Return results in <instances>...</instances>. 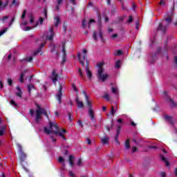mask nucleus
<instances>
[{
  "mask_svg": "<svg viewBox=\"0 0 177 177\" xmlns=\"http://www.w3.org/2000/svg\"><path fill=\"white\" fill-rule=\"evenodd\" d=\"M167 28H168V26H167L166 25L163 26L162 23H160L156 29V31H160L162 34H165Z\"/></svg>",
  "mask_w": 177,
  "mask_h": 177,
  "instance_id": "9b49d317",
  "label": "nucleus"
},
{
  "mask_svg": "<svg viewBox=\"0 0 177 177\" xmlns=\"http://www.w3.org/2000/svg\"><path fill=\"white\" fill-rule=\"evenodd\" d=\"M40 52H42V50H41V48H38L33 53V56H37V55H38V53H40Z\"/></svg>",
  "mask_w": 177,
  "mask_h": 177,
  "instance_id": "72a5a7b5",
  "label": "nucleus"
},
{
  "mask_svg": "<svg viewBox=\"0 0 177 177\" xmlns=\"http://www.w3.org/2000/svg\"><path fill=\"white\" fill-rule=\"evenodd\" d=\"M66 45V43H63L62 44V61L61 62V64H64V63H66V57H67V54L66 53V46H64Z\"/></svg>",
  "mask_w": 177,
  "mask_h": 177,
  "instance_id": "9d476101",
  "label": "nucleus"
},
{
  "mask_svg": "<svg viewBox=\"0 0 177 177\" xmlns=\"http://www.w3.org/2000/svg\"><path fill=\"white\" fill-rule=\"evenodd\" d=\"M50 47L51 48V53H53V52H55V50H56V45L55 44H50Z\"/></svg>",
  "mask_w": 177,
  "mask_h": 177,
  "instance_id": "c85d7f7f",
  "label": "nucleus"
},
{
  "mask_svg": "<svg viewBox=\"0 0 177 177\" xmlns=\"http://www.w3.org/2000/svg\"><path fill=\"white\" fill-rule=\"evenodd\" d=\"M49 129L48 127H44V132L46 135H50V133H54L55 135H59L62 137L64 140H66V136L64 133H67V131L64 129H62L61 131H59V125L57 124H53L52 122H49Z\"/></svg>",
  "mask_w": 177,
  "mask_h": 177,
  "instance_id": "f257e3e1",
  "label": "nucleus"
},
{
  "mask_svg": "<svg viewBox=\"0 0 177 177\" xmlns=\"http://www.w3.org/2000/svg\"><path fill=\"white\" fill-rule=\"evenodd\" d=\"M12 5L19 6V0H12Z\"/></svg>",
  "mask_w": 177,
  "mask_h": 177,
  "instance_id": "a18cd8bd",
  "label": "nucleus"
},
{
  "mask_svg": "<svg viewBox=\"0 0 177 177\" xmlns=\"http://www.w3.org/2000/svg\"><path fill=\"white\" fill-rule=\"evenodd\" d=\"M74 160H75V157L73 155H70L68 157V162L69 165L71 168L74 167Z\"/></svg>",
  "mask_w": 177,
  "mask_h": 177,
  "instance_id": "2eb2a0df",
  "label": "nucleus"
},
{
  "mask_svg": "<svg viewBox=\"0 0 177 177\" xmlns=\"http://www.w3.org/2000/svg\"><path fill=\"white\" fill-rule=\"evenodd\" d=\"M58 162H61V164H63L64 168L66 167V165L64 164V158L59 156L58 158Z\"/></svg>",
  "mask_w": 177,
  "mask_h": 177,
  "instance_id": "393cba45",
  "label": "nucleus"
},
{
  "mask_svg": "<svg viewBox=\"0 0 177 177\" xmlns=\"http://www.w3.org/2000/svg\"><path fill=\"white\" fill-rule=\"evenodd\" d=\"M110 114H111L112 117H114V115H115V111L114 110V106H111Z\"/></svg>",
  "mask_w": 177,
  "mask_h": 177,
  "instance_id": "473e14b6",
  "label": "nucleus"
},
{
  "mask_svg": "<svg viewBox=\"0 0 177 177\" xmlns=\"http://www.w3.org/2000/svg\"><path fill=\"white\" fill-rule=\"evenodd\" d=\"M39 23L40 25H42V24L44 23V18L40 17L39 19Z\"/></svg>",
  "mask_w": 177,
  "mask_h": 177,
  "instance_id": "e2e57ef3",
  "label": "nucleus"
},
{
  "mask_svg": "<svg viewBox=\"0 0 177 177\" xmlns=\"http://www.w3.org/2000/svg\"><path fill=\"white\" fill-rule=\"evenodd\" d=\"M133 21V19H132V16H130L129 17V20L127 21V23H132Z\"/></svg>",
  "mask_w": 177,
  "mask_h": 177,
  "instance_id": "0e129e2a",
  "label": "nucleus"
},
{
  "mask_svg": "<svg viewBox=\"0 0 177 177\" xmlns=\"http://www.w3.org/2000/svg\"><path fill=\"white\" fill-rule=\"evenodd\" d=\"M5 133V128L2 127L0 129V136H3V133Z\"/></svg>",
  "mask_w": 177,
  "mask_h": 177,
  "instance_id": "de8ad7c7",
  "label": "nucleus"
},
{
  "mask_svg": "<svg viewBox=\"0 0 177 177\" xmlns=\"http://www.w3.org/2000/svg\"><path fill=\"white\" fill-rule=\"evenodd\" d=\"M136 151H138V148L136 147H133L132 150H131V153H136Z\"/></svg>",
  "mask_w": 177,
  "mask_h": 177,
  "instance_id": "4d7b16f0",
  "label": "nucleus"
},
{
  "mask_svg": "<svg viewBox=\"0 0 177 177\" xmlns=\"http://www.w3.org/2000/svg\"><path fill=\"white\" fill-rule=\"evenodd\" d=\"M85 71L88 80H92L93 75L91 69H89V61L88 59H86Z\"/></svg>",
  "mask_w": 177,
  "mask_h": 177,
  "instance_id": "1a4fd4ad",
  "label": "nucleus"
},
{
  "mask_svg": "<svg viewBox=\"0 0 177 177\" xmlns=\"http://www.w3.org/2000/svg\"><path fill=\"white\" fill-rule=\"evenodd\" d=\"M163 95H164V98L167 102V103H169L170 107H177V104L175 103L174 100L171 99V97L168 95L167 91H164Z\"/></svg>",
  "mask_w": 177,
  "mask_h": 177,
  "instance_id": "0eeeda50",
  "label": "nucleus"
},
{
  "mask_svg": "<svg viewBox=\"0 0 177 177\" xmlns=\"http://www.w3.org/2000/svg\"><path fill=\"white\" fill-rule=\"evenodd\" d=\"M129 142H130V140L129 138H128L124 143V146L127 149V150H129V149H131V145H129Z\"/></svg>",
  "mask_w": 177,
  "mask_h": 177,
  "instance_id": "5701e85b",
  "label": "nucleus"
},
{
  "mask_svg": "<svg viewBox=\"0 0 177 177\" xmlns=\"http://www.w3.org/2000/svg\"><path fill=\"white\" fill-rule=\"evenodd\" d=\"M32 57H26V59H25V60L26 61V62H28V63H30V62H32Z\"/></svg>",
  "mask_w": 177,
  "mask_h": 177,
  "instance_id": "09e8293b",
  "label": "nucleus"
},
{
  "mask_svg": "<svg viewBox=\"0 0 177 177\" xmlns=\"http://www.w3.org/2000/svg\"><path fill=\"white\" fill-rule=\"evenodd\" d=\"M32 89H35V86H34V84L28 85V91L29 93H31Z\"/></svg>",
  "mask_w": 177,
  "mask_h": 177,
  "instance_id": "b1692460",
  "label": "nucleus"
},
{
  "mask_svg": "<svg viewBox=\"0 0 177 177\" xmlns=\"http://www.w3.org/2000/svg\"><path fill=\"white\" fill-rule=\"evenodd\" d=\"M87 24H88V22L86 21V20L84 19L82 21V27H83V28H85L86 27Z\"/></svg>",
  "mask_w": 177,
  "mask_h": 177,
  "instance_id": "49530a36",
  "label": "nucleus"
},
{
  "mask_svg": "<svg viewBox=\"0 0 177 177\" xmlns=\"http://www.w3.org/2000/svg\"><path fill=\"white\" fill-rule=\"evenodd\" d=\"M72 88H73V89L75 90V92H78V90L77 89V86H75V84H73Z\"/></svg>",
  "mask_w": 177,
  "mask_h": 177,
  "instance_id": "052dcab7",
  "label": "nucleus"
},
{
  "mask_svg": "<svg viewBox=\"0 0 177 177\" xmlns=\"http://www.w3.org/2000/svg\"><path fill=\"white\" fill-rule=\"evenodd\" d=\"M118 136H120L119 134H115V142H116V143H118V145H120V141H118Z\"/></svg>",
  "mask_w": 177,
  "mask_h": 177,
  "instance_id": "37998d69",
  "label": "nucleus"
},
{
  "mask_svg": "<svg viewBox=\"0 0 177 177\" xmlns=\"http://www.w3.org/2000/svg\"><path fill=\"white\" fill-rule=\"evenodd\" d=\"M103 99H105L106 102H109L110 100V95L106 93L102 96Z\"/></svg>",
  "mask_w": 177,
  "mask_h": 177,
  "instance_id": "bb28decb",
  "label": "nucleus"
},
{
  "mask_svg": "<svg viewBox=\"0 0 177 177\" xmlns=\"http://www.w3.org/2000/svg\"><path fill=\"white\" fill-rule=\"evenodd\" d=\"M8 19H9V16H4L1 19H0V21H1V23L3 24L6 23Z\"/></svg>",
  "mask_w": 177,
  "mask_h": 177,
  "instance_id": "a878e982",
  "label": "nucleus"
},
{
  "mask_svg": "<svg viewBox=\"0 0 177 177\" xmlns=\"http://www.w3.org/2000/svg\"><path fill=\"white\" fill-rule=\"evenodd\" d=\"M44 17L48 19V10H46V8H44Z\"/></svg>",
  "mask_w": 177,
  "mask_h": 177,
  "instance_id": "680f3d73",
  "label": "nucleus"
},
{
  "mask_svg": "<svg viewBox=\"0 0 177 177\" xmlns=\"http://www.w3.org/2000/svg\"><path fill=\"white\" fill-rule=\"evenodd\" d=\"M35 121L36 124H39V122L41 120H42V114L43 115H45L48 120H49V115H48V111L46 109L44 108V109H39L35 111Z\"/></svg>",
  "mask_w": 177,
  "mask_h": 177,
  "instance_id": "7ed1b4c3",
  "label": "nucleus"
},
{
  "mask_svg": "<svg viewBox=\"0 0 177 177\" xmlns=\"http://www.w3.org/2000/svg\"><path fill=\"white\" fill-rule=\"evenodd\" d=\"M50 78H51L54 85H56V82H57V81L59 80V74L56 73V70L54 69L53 71L52 77Z\"/></svg>",
  "mask_w": 177,
  "mask_h": 177,
  "instance_id": "f8f14e48",
  "label": "nucleus"
},
{
  "mask_svg": "<svg viewBox=\"0 0 177 177\" xmlns=\"http://www.w3.org/2000/svg\"><path fill=\"white\" fill-rule=\"evenodd\" d=\"M36 107L37 108V109L36 110H44V108H41V105L38 104H35Z\"/></svg>",
  "mask_w": 177,
  "mask_h": 177,
  "instance_id": "6e6d98bb",
  "label": "nucleus"
},
{
  "mask_svg": "<svg viewBox=\"0 0 177 177\" xmlns=\"http://www.w3.org/2000/svg\"><path fill=\"white\" fill-rule=\"evenodd\" d=\"M29 113L31 117H34V109H30Z\"/></svg>",
  "mask_w": 177,
  "mask_h": 177,
  "instance_id": "bf43d9fd",
  "label": "nucleus"
},
{
  "mask_svg": "<svg viewBox=\"0 0 177 177\" xmlns=\"http://www.w3.org/2000/svg\"><path fill=\"white\" fill-rule=\"evenodd\" d=\"M77 165H78L79 167H81V165H82V159L79 158L77 160Z\"/></svg>",
  "mask_w": 177,
  "mask_h": 177,
  "instance_id": "c03bdc74",
  "label": "nucleus"
},
{
  "mask_svg": "<svg viewBox=\"0 0 177 177\" xmlns=\"http://www.w3.org/2000/svg\"><path fill=\"white\" fill-rule=\"evenodd\" d=\"M8 85H10V86H13V80H12V79H10V78H8Z\"/></svg>",
  "mask_w": 177,
  "mask_h": 177,
  "instance_id": "58836bf2",
  "label": "nucleus"
},
{
  "mask_svg": "<svg viewBox=\"0 0 177 177\" xmlns=\"http://www.w3.org/2000/svg\"><path fill=\"white\" fill-rule=\"evenodd\" d=\"M69 1L71 2V3H72V5H77V3L75 2V0H69Z\"/></svg>",
  "mask_w": 177,
  "mask_h": 177,
  "instance_id": "338daca9",
  "label": "nucleus"
},
{
  "mask_svg": "<svg viewBox=\"0 0 177 177\" xmlns=\"http://www.w3.org/2000/svg\"><path fill=\"white\" fill-rule=\"evenodd\" d=\"M165 120L171 124V125H174V120L171 116L165 115Z\"/></svg>",
  "mask_w": 177,
  "mask_h": 177,
  "instance_id": "aec40b11",
  "label": "nucleus"
},
{
  "mask_svg": "<svg viewBox=\"0 0 177 177\" xmlns=\"http://www.w3.org/2000/svg\"><path fill=\"white\" fill-rule=\"evenodd\" d=\"M93 38L95 41L97 40V32L96 31L93 32Z\"/></svg>",
  "mask_w": 177,
  "mask_h": 177,
  "instance_id": "c756f323",
  "label": "nucleus"
},
{
  "mask_svg": "<svg viewBox=\"0 0 177 177\" xmlns=\"http://www.w3.org/2000/svg\"><path fill=\"white\" fill-rule=\"evenodd\" d=\"M87 106L88 108V115L91 120V121H96V118H95V113L93 112V104L91 101L86 102Z\"/></svg>",
  "mask_w": 177,
  "mask_h": 177,
  "instance_id": "423d86ee",
  "label": "nucleus"
},
{
  "mask_svg": "<svg viewBox=\"0 0 177 177\" xmlns=\"http://www.w3.org/2000/svg\"><path fill=\"white\" fill-rule=\"evenodd\" d=\"M54 24L55 26V27H58L59 24H60V17L57 16L54 18Z\"/></svg>",
  "mask_w": 177,
  "mask_h": 177,
  "instance_id": "412c9836",
  "label": "nucleus"
},
{
  "mask_svg": "<svg viewBox=\"0 0 177 177\" xmlns=\"http://www.w3.org/2000/svg\"><path fill=\"white\" fill-rule=\"evenodd\" d=\"M9 5V1H6V3L3 4V2L2 1H0V12L1 10H3L6 6Z\"/></svg>",
  "mask_w": 177,
  "mask_h": 177,
  "instance_id": "a211bd4d",
  "label": "nucleus"
},
{
  "mask_svg": "<svg viewBox=\"0 0 177 177\" xmlns=\"http://www.w3.org/2000/svg\"><path fill=\"white\" fill-rule=\"evenodd\" d=\"M124 21V17H118V20L115 21V23L118 24V23H121V21Z\"/></svg>",
  "mask_w": 177,
  "mask_h": 177,
  "instance_id": "7c9ffc66",
  "label": "nucleus"
},
{
  "mask_svg": "<svg viewBox=\"0 0 177 177\" xmlns=\"http://www.w3.org/2000/svg\"><path fill=\"white\" fill-rule=\"evenodd\" d=\"M68 120L70 122L73 121V114H71V113H68Z\"/></svg>",
  "mask_w": 177,
  "mask_h": 177,
  "instance_id": "a19ab883",
  "label": "nucleus"
},
{
  "mask_svg": "<svg viewBox=\"0 0 177 177\" xmlns=\"http://www.w3.org/2000/svg\"><path fill=\"white\" fill-rule=\"evenodd\" d=\"M75 102L77 104V109H84V102H82V101H80V97H78V95H77Z\"/></svg>",
  "mask_w": 177,
  "mask_h": 177,
  "instance_id": "4468645a",
  "label": "nucleus"
},
{
  "mask_svg": "<svg viewBox=\"0 0 177 177\" xmlns=\"http://www.w3.org/2000/svg\"><path fill=\"white\" fill-rule=\"evenodd\" d=\"M86 52H88V50H86V49H83V56L81 57V53H78L77 54V59L80 63V64H82V67H85V61L86 63V60H88V57L86 55Z\"/></svg>",
  "mask_w": 177,
  "mask_h": 177,
  "instance_id": "39448f33",
  "label": "nucleus"
},
{
  "mask_svg": "<svg viewBox=\"0 0 177 177\" xmlns=\"http://www.w3.org/2000/svg\"><path fill=\"white\" fill-rule=\"evenodd\" d=\"M121 132V126H118L117 131H116V135H120V133Z\"/></svg>",
  "mask_w": 177,
  "mask_h": 177,
  "instance_id": "79ce46f5",
  "label": "nucleus"
},
{
  "mask_svg": "<svg viewBox=\"0 0 177 177\" xmlns=\"http://www.w3.org/2000/svg\"><path fill=\"white\" fill-rule=\"evenodd\" d=\"M77 124H78V125H80V127H81L82 128L84 127V124H82V120H77Z\"/></svg>",
  "mask_w": 177,
  "mask_h": 177,
  "instance_id": "603ef678",
  "label": "nucleus"
},
{
  "mask_svg": "<svg viewBox=\"0 0 177 177\" xmlns=\"http://www.w3.org/2000/svg\"><path fill=\"white\" fill-rule=\"evenodd\" d=\"M160 158L161 161H163L165 162L166 167H169V162H168V160H167V158L164 157L162 155H160Z\"/></svg>",
  "mask_w": 177,
  "mask_h": 177,
  "instance_id": "6ab92c4d",
  "label": "nucleus"
},
{
  "mask_svg": "<svg viewBox=\"0 0 177 177\" xmlns=\"http://www.w3.org/2000/svg\"><path fill=\"white\" fill-rule=\"evenodd\" d=\"M164 45H165V50H166V52H168V40H166L164 42Z\"/></svg>",
  "mask_w": 177,
  "mask_h": 177,
  "instance_id": "f704fd0d",
  "label": "nucleus"
},
{
  "mask_svg": "<svg viewBox=\"0 0 177 177\" xmlns=\"http://www.w3.org/2000/svg\"><path fill=\"white\" fill-rule=\"evenodd\" d=\"M50 35H47L46 39H48L49 41H53V37H55V32H53V28H50L49 30Z\"/></svg>",
  "mask_w": 177,
  "mask_h": 177,
  "instance_id": "dca6fc26",
  "label": "nucleus"
},
{
  "mask_svg": "<svg viewBox=\"0 0 177 177\" xmlns=\"http://www.w3.org/2000/svg\"><path fill=\"white\" fill-rule=\"evenodd\" d=\"M174 7H173L172 10L170 12V15H167V17H164L163 19H162V21H164V20L166 21V26L167 27L171 26V23H172V19H174Z\"/></svg>",
  "mask_w": 177,
  "mask_h": 177,
  "instance_id": "6e6552de",
  "label": "nucleus"
},
{
  "mask_svg": "<svg viewBox=\"0 0 177 177\" xmlns=\"http://www.w3.org/2000/svg\"><path fill=\"white\" fill-rule=\"evenodd\" d=\"M63 87L62 84H59V87L58 88V93L57 94V99L60 104L62 103V96H63V93L62 92Z\"/></svg>",
  "mask_w": 177,
  "mask_h": 177,
  "instance_id": "ddd939ff",
  "label": "nucleus"
},
{
  "mask_svg": "<svg viewBox=\"0 0 177 177\" xmlns=\"http://www.w3.org/2000/svg\"><path fill=\"white\" fill-rule=\"evenodd\" d=\"M111 91L113 93H114L115 95H117V88L115 87H112L111 88Z\"/></svg>",
  "mask_w": 177,
  "mask_h": 177,
  "instance_id": "3c124183",
  "label": "nucleus"
},
{
  "mask_svg": "<svg viewBox=\"0 0 177 177\" xmlns=\"http://www.w3.org/2000/svg\"><path fill=\"white\" fill-rule=\"evenodd\" d=\"M122 55V50H116V53H115V56H121Z\"/></svg>",
  "mask_w": 177,
  "mask_h": 177,
  "instance_id": "c9c22d12",
  "label": "nucleus"
},
{
  "mask_svg": "<svg viewBox=\"0 0 177 177\" xmlns=\"http://www.w3.org/2000/svg\"><path fill=\"white\" fill-rule=\"evenodd\" d=\"M97 67L98 68L97 78H98L100 81H102V82H104V81H106V80L109 78V75L106 73L103 74V73H104V68H103V64H97Z\"/></svg>",
  "mask_w": 177,
  "mask_h": 177,
  "instance_id": "f03ea898",
  "label": "nucleus"
},
{
  "mask_svg": "<svg viewBox=\"0 0 177 177\" xmlns=\"http://www.w3.org/2000/svg\"><path fill=\"white\" fill-rule=\"evenodd\" d=\"M69 176L75 177V175L74 174V173H73V171H69Z\"/></svg>",
  "mask_w": 177,
  "mask_h": 177,
  "instance_id": "774afa93",
  "label": "nucleus"
},
{
  "mask_svg": "<svg viewBox=\"0 0 177 177\" xmlns=\"http://www.w3.org/2000/svg\"><path fill=\"white\" fill-rule=\"evenodd\" d=\"M99 37H100V39L102 41V42H104V40L103 39V32H102V30H100L99 32Z\"/></svg>",
  "mask_w": 177,
  "mask_h": 177,
  "instance_id": "4c0bfd02",
  "label": "nucleus"
},
{
  "mask_svg": "<svg viewBox=\"0 0 177 177\" xmlns=\"http://www.w3.org/2000/svg\"><path fill=\"white\" fill-rule=\"evenodd\" d=\"M109 140H110V138H109V137H104L101 139V142L102 143V145H107Z\"/></svg>",
  "mask_w": 177,
  "mask_h": 177,
  "instance_id": "4be33fe9",
  "label": "nucleus"
},
{
  "mask_svg": "<svg viewBox=\"0 0 177 177\" xmlns=\"http://www.w3.org/2000/svg\"><path fill=\"white\" fill-rule=\"evenodd\" d=\"M122 10H128V8L125 7V5L124 3L122 4Z\"/></svg>",
  "mask_w": 177,
  "mask_h": 177,
  "instance_id": "69168bd1",
  "label": "nucleus"
},
{
  "mask_svg": "<svg viewBox=\"0 0 177 177\" xmlns=\"http://www.w3.org/2000/svg\"><path fill=\"white\" fill-rule=\"evenodd\" d=\"M92 23H96V20H95V19H90L89 20L88 24V28H91V25L90 24H92Z\"/></svg>",
  "mask_w": 177,
  "mask_h": 177,
  "instance_id": "e433bc0d",
  "label": "nucleus"
},
{
  "mask_svg": "<svg viewBox=\"0 0 177 177\" xmlns=\"http://www.w3.org/2000/svg\"><path fill=\"white\" fill-rule=\"evenodd\" d=\"M115 67L116 68H120V67H121V61H120V59H118L116 63H115Z\"/></svg>",
  "mask_w": 177,
  "mask_h": 177,
  "instance_id": "2f4dec72",
  "label": "nucleus"
},
{
  "mask_svg": "<svg viewBox=\"0 0 177 177\" xmlns=\"http://www.w3.org/2000/svg\"><path fill=\"white\" fill-rule=\"evenodd\" d=\"M62 2H63V0H57V3L55 6V10L56 12H60V5L62 4Z\"/></svg>",
  "mask_w": 177,
  "mask_h": 177,
  "instance_id": "f3484780",
  "label": "nucleus"
},
{
  "mask_svg": "<svg viewBox=\"0 0 177 177\" xmlns=\"http://www.w3.org/2000/svg\"><path fill=\"white\" fill-rule=\"evenodd\" d=\"M30 23L31 24H32V23H34V17H32V15L30 16Z\"/></svg>",
  "mask_w": 177,
  "mask_h": 177,
  "instance_id": "13d9d810",
  "label": "nucleus"
},
{
  "mask_svg": "<svg viewBox=\"0 0 177 177\" xmlns=\"http://www.w3.org/2000/svg\"><path fill=\"white\" fill-rule=\"evenodd\" d=\"M79 75H80L82 78H84V72H82V69H81V68H79Z\"/></svg>",
  "mask_w": 177,
  "mask_h": 177,
  "instance_id": "ea45409f",
  "label": "nucleus"
},
{
  "mask_svg": "<svg viewBox=\"0 0 177 177\" xmlns=\"http://www.w3.org/2000/svg\"><path fill=\"white\" fill-rule=\"evenodd\" d=\"M19 82H24V73H21L19 76Z\"/></svg>",
  "mask_w": 177,
  "mask_h": 177,
  "instance_id": "cd10ccee",
  "label": "nucleus"
},
{
  "mask_svg": "<svg viewBox=\"0 0 177 177\" xmlns=\"http://www.w3.org/2000/svg\"><path fill=\"white\" fill-rule=\"evenodd\" d=\"M17 147L18 148V152L19 154V160H20L21 164H23L27 158V154L23 151V147L20 144H17Z\"/></svg>",
  "mask_w": 177,
  "mask_h": 177,
  "instance_id": "20e7f679",
  "label": "nucleus"
},
{
  "mask_svg": "<svg viewBox=\"0 0 177 177\" xmlns=\"http://www.w3.org/2000/svg\"><path fill=\"white\" fill-rule=\"evenodd\" d=\"M26 10H24L22 12L21 19H26Z\"/></svg>",
  "mask_w": 177,
  "mask_h": 177,
  "instance_id": "5fc2aeb1",
  "label": "nucleus"
},
{
  "mask_svg": "<svg viewBox=\"0 0 177 177\" xmlns=\"http://www.w3.org/2000/svg\"><path fill=\"white\" fill-rule=\"evenodd\" d=\"M22 94H23V92L19 91L18 93H16V96H18V97L21 98L22 97V95H21Z\"/></svg>",
  "mask_w": 177,
  "mask_h": 177,
  "instance_id": "864d4df0",
  "label": "nucleus"
},
{
  "mask_svg": "<svg viewBox=\"0 0 177 177\" xmlns=\"http://www.w3.org/2000/svg\"><path fill=\"white\" fill-rule=\"evenodd\" d=\"M117 12V8H113L111 10V15H115Z\"/></svg>",
  "mask_w": 177,
  "mask_h": 177,
  "instance_id": "8fccbe9b",
  "label": "nucleus"
}]
</instances>
